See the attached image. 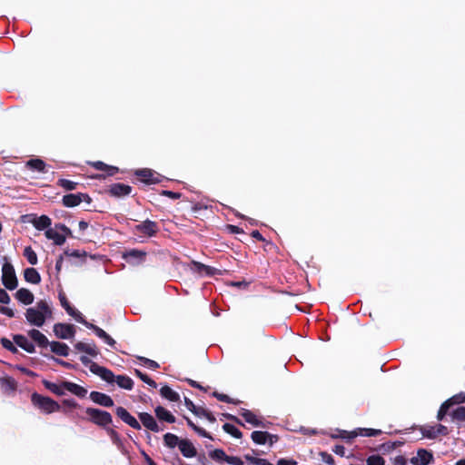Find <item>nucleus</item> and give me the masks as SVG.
<instances>
[{
    "mask_svg": "<svg viewBox=\"0 0 465 465\" xmlns=\"http://www.w3.org/2000/svg\"><path fill=\"white\" fill-rule=\"evenodd\" d=\"M25 317L30 325L42 327L46 322L53 320L51 302L47 300L38 301L35 306L26 309Z\"/></svg>",
    "mask_w": 465,
    "mask_h": 465,
    "instance_id": "nucleus-1",
    "label": "nucleus"
},
{
    "mask_svg": "<svg viewBox=\"0 0 465 465\" xmlns=\"http://www.w3.org/2000/svg\"><path fill=\"white\" fill-rule=\"evenodd\" d=\"M90 371L101 377L104 381H105L108 383H114L116 382L117 385L124 390H132L134 381L133 380L125 375H118L115 376L110 370L99 366L96 363H93L90 366Z\"/></svg>",
    "mask_w": 465,
    "mask_h": 465,
    "instance_id": "nucleus-2",
    "label": "nucleus"
},
{
    "mask_svg": "<svg viewBox=\"0 0 465 465\" xmlns=\"http://www.w3.org/2000/svg\"><path fill=\"white\" fill-rule=\"evenodd\" d=\"M32 402L42 412L50 414L59 411L60 405L48 397L41 396L37 393L32 395Z\"/></svg>",
    "mask_w": 465,
    "mask_h": 465,
    "instance_id": "nucleus-3",
    "label": "nucleus"
},
{
    "mask_svg": "<svg viewBox=\"0 0 465 465\" xmlns=\"http://www.w3.org/2000/svg\"><path fill=\"white\" fill-rule=\"evenodd\" d=\"M5 260V262L2 266V282L8 290H15L18 284L15 268L6 258Z\"/></svg>",
    "mask_w": 465,
    "mask_h": 465,
    "instance_id": "nucleus-4",
    "label": "nucleus"
},
{
    "mask_svg": "<svg viewBox=\"0 0 465 465\" xmlns=\"http://www.w3.org/2000/svg\"><path fill=\"white\" fill-rule=\"evenodd\" d=\"M71 231L64 224H55L54 228L45 231V236L49 240L54 241L57 245H62L65 242V237L70 234Z\"/></svg>",
    "mask_w": 465,
    "mask_h": 465,
    "instance_id": "nucleus-5",
    "label": "nucleus"
},
{
    "mask_svg": "<svg viewBox=\"0 0 465 465\" xmlns=\"http://www.w3.org/2000/svg\"><path fill=\"white\" fill-rule=\"evenodd\" d=\"M85 412L89 420L96 425L106 426L112 422V416L107 411L94 408H87Z\"/></svg>",
    "mask_w": 465,
    "mask_h": 465,
    "instance_id": "nucleus-6",
    "label": "nucleus"
},
{
    "mask_svg": "<svg viewBox=\"0 0 465 465\" xmlns=\"http://www.w3.org/2000/svg\"><path fill=\"white\" fill-rule=\"evenodd\" d=\"M53 331L59 339H70L73 338L75 333L74 326L66 323H55Z\"/></svg>",
    "mask_w": 465,
    "mask_h": 465,
    "instance_id": "nucleus-7",
    "label": "nucleus"
},
{
    "mask_svg": "<svg viewBox=\"0 0 465 465\" xmlns=\"http://www.w3.org/2000/svg\"><path fill=\"white\" fill-rule=\"evenodd\" d=\"M81 323L85 325L88 329L93 330L94 331V333L100 339H102L106 344H108L111 347L114 346L115 341L109 334H107L103 329H101L100 327H98L93 323L86 322L85 320H84V322H81Z\"/></svg>",
    "mask_w": 465,
    "mask_h": 465,
    "instance_id": "nucleus-8",
    "label": "nucleus"
},
{
    "mask_svg": "<svg viewBox=\"0 0 465 465\" xmlns=\"http://www.w3.org/2000/svg\"><path fill=\"white\" fill-rule=\"evenodd\" d=\"M59 299L62 307L70 316H72L76 322L80 323L84 322V318L83 317L82 313L70 305L64 295L60 294Z\"/></svg>",
    "mask_w": 465,
    "mask_h": 465,
    "instance_id": "nucleus-9",
    "label": "nucleus"
},
{
    "mask_svg": "<svg viewBox=\"0 0 465 465\" xmlns=\"http://www.w3.org/2000/svg\"><path fill=\"white\" fill-rule=\"evenodd\" d=\"M433 460V455L424 449L418 450L417 455L411 459L413 465H428Z\"/></svg>",
    "mask_w": 465,
    "mask_h": 465,
    "instance_id": "nucleus-10",
    "label": "nucleus"
},
{
    "mask_svg": "<svg viewBox=\"0 0 465 465\" xmlns=\"http://www.w3.org/2000/svg\"><path fill=\"white\" fill-rule=\"evenodd\" d=\"M139 419L143 425L152 431L159 432L162 430L157 424L155 419L147 412L139 413Z\"/></svg>",
    "mask_w": 465,
    "mask_h": 465,
    "instance_id": "nucleus-11",
    "label": "nucleus"
},
{
    "mask_svg": "<svg viewBox=\"0 0 465 465\" xmlns=\"http://www.w3.org/2000/svg\"><path fill=\"white\" fill-rule=\"evenodd\" d=\"M135 230L141 233L145 234V235L153 236L158 231V227H157L156 223L150 221V220H146V221L143 222L142 223L137 224L135 226Z\"/></svg>",
    "mask_w": 465,
    "mask_h": 465,
    "instance_id": "nucleus-12",
    "label": "nucleus"
},
{
    "mask_svg": "<svg viewBox=\"0 0 465 465\" xmlns=\"http://www.w3.org/2000/svg\"><path fill=\"white\" fill-rule=\"evenodd\" d=\"M90 399L104 407H112L114 406V401L112 398L104 393L98 391H92L90 393Z\"/></svg>",
    "mask_w": 465,
    "mask_h": 465,
    "instance_id": "nucleus-13",
    "label": "nucleus"
},
{
    "mask_svg": "<svg viewBox=\"0 0 465 465\" xmlns=\"http://www.w3.org/2000/svg\"><path fill=\"white\" fill-rule=\"evenodd\" d=\"M86 198H88V196L84 193H70L63 197V203L67 207H74L80 204L82 201Z\"/></svg>",
    "mask_w": 465,
    "mask_h": 465,
    "instance_id": "nucleus-14",
    "label": "nucleus"
},
{
    "mask_svg": "<svg viewBox=\"0 0 465 465\" xmlns=\"http://www.w3.org/2000/svg\"><path fill=\"white\" fill-rule=\"evenodd\" d=\"M179 450L182 454L186 458H193L196 455L197 451L193 444L188 440H181Z\"/></svg>",
    "mask_w": 465,
    "mask_h": 465,
    "instance_id": "nucleus-15",
    "label": "nucleus"
},
{
    "mask_svg": "<svg viewBox=\"0 0 465 465\" xmlns=\"http://www.w3.org/2000/svg\"><path fill=\"white\" fill-rule=\"evenodd\" d=\"M15 298L25 305L32 304L34 302V294L25 288L19 289L15 294Z\"/></svg>",
    "mask_w": 465,
    "mask_h": 465,
    "instance_id": "nucleus-16",
    "label": "nucleus"
},
{
    "mask_svg": "<svg viewBox=\"0 0 465 465\" xmlns=\"http://www.w3.org/2000/svg\"><path fill=\"white\" fill-rule=\"evenodd\" d=\"M27 334L40 347H46L47 345H49V341L45 335L36 329H32L28 331Z\"/></svg>",
    "mask_w": 465,
    "mask_h": 465,
    "instance_id": "nucleus-17",
    "label": "nucleus"
},
{
    "mask_svg": "<svg viewBox=\"0 0 465 465\" xmlns=\"http://www.w3.org/2000/svg\"><path fill=\"white\" fill-rule=\"evenodd\" d=\"M63 387L64 388V390L70 391L71 393H73L78 397L83 398L87 393L86 389H84V387H82L76 383H74V382L64 381V382H63Z\"/></svg>",
    "mask_w": 465,
    "mask_h": 465,
    "instance_id": "nucleus-18",
    "label": "nucleus"
},
{
    "mask_svg": "<svg viewBox=\"0 0 465 465\" xmlns=\"http://www.w3.org/2000/svg\"><path fill=\"white\" fill-rule=\"evenodd\" d=\"M14 341L22 349L29 353H33L35 351L34 344L24 335H15Z\"/></svg>",
    "mask_w": 465,
    "mask_h": 465,
    "instance_id": "nucleus-19",
    "label": "nucleus"
},
{
    "mask_svg": "<svg viewBox=\"0 0 465 465\" xmlns=\"http://www.w3.org/2000/svg\"><path fill=\"white\" fill-rule=\"evenodd\" d=\"M241 416L244 419V420L253 426L256 427H264L262 421L251 411L242 409L241 411Z\"/></svg>",
    "mask_w": 465,
    "mask_h": 465,
    "instance_id": "nucleus-20",
    "label": "nucleus"
},
{
    "mask_svg": "<svg viewBox=\"0 0 465 465\" xmlns=\"http://www.w3.org/2000/svg\"><path fill=\"white\" fill-rule=\"evenodd\" d=\"M49 346L51 348V351L59 356L66 357L69 354L70 349L65 343H62L59 341H52L49 342Z\"/></svg>",
    "mask_w": 465,
    "mask_h": 465,
    "instance_id": "nucleus-21",
    "label": "nucleus"
},
{
    "mask_svg": "<svg viewBox=\"0 0 465 465\" xmlns=\"http://www.w3.org/2000/svg\"><path fill=\"white\" fill-rule=\"evenodd\" d=\"M131 191V186L123 183H114L110 187V193L114 196L128 195Z\"/></svg>",
    "mask_w": 465,
    "mask_h": 465,
    "instance_id": "nucleus-22",
    "label": "nucleus"
},
{
    "mask_svg": "<svg viewBox=\"0 0 465 465\" xmlns=\"http://www.w3.org/2000/svg\"><path fill=\"white\" fill-rule=\"evenodd\" d=\"M31 223L35 226L37 230H45L49 229L51 225V219L46 215H41L39 217H35Z\"/></svg>",
    "mask_w": 465,
    "mask_h": 465,
    "instance_id": "nucleus-23",
    "label": "nucleus"
},
{
    "mask_svg": "<svg viewBox=\"0 0 465 465\" xmlns=\"http://www.w3.org/2000/svg\"><path fill=\"white\" fill-rule=\"evenodd\" d=\"M25 280L27 282L37 284L41 282V276L35 268H27L24 272Z\"/></svg>",
    "mask_w": 465,
    "mask_h": 465,
    "instance_id": "nucleus-24",
    "label": "nucleus"
},
{
    "mask_svg": "<svg viewBox=\"0 0 465 465\" xmlns=\"http://www.w3.org/2000/svg\"><path fill=\"white\" fill-rule=\"evenodd\" d=\"M1 389L5 393L13 392L16 390V382L11 377H3L0 379Z\"/></svg>",
    "mask_w": 465,
    "mask_h": 465,
    "instance_id": "nucleus-25",
    "label": "nucleus"
},
{
    "mask_svg": "<svg viewBox=\"0 0 465 465\" xmlns=\"http://www.w3.org/2000/svg\"><path fill=\"white\" fill-rule=\"evenodd\" d=\"M135 174L141 179L142 182L146 183H154L156 179L153 178V173L150 169H141L135 172Z\"/></svg>",
    "mask_w": 465,
    "mask_h": 465,
    "instance_id": "nucleus-26",
    "label": "nucleus"
},
{
    "mask_svg": "<svg viewBox=\"0 0 465 465\" xmlns=\"http://www.w3.org/2000/svg\"><path fill=\"white\" fill-rule=\"evenodd\" d=\"M75 348L78 351H84L93 357H95L98 354L96 346L93 343L78 342L75 344Z\"/></svg>",
    "mask_w": 465,
    "mask_h": 465,
    "instance_id": "nucleus-27",
    "label": "nucleus"
},
{
    "mask_svg": "<svg viewBox=\"0 0 465 465\" xmlns=\"http://www.w3.org/2000/svg\"><path fill=\"white\" fill-rule=\"evenodd\" d=\"M161 395L170 401L176 402L180 400L179 394L169 386H163L160 390Z\"/></svg>",
    "mask_w": 465,
    "mask_h": 465,
    "instance_id": "nucleus-28",
    "label": "nucleus"
},
{
    "mask_svg": "<svg viewBox=\"0 0 465 465\" xmlns=\"http://www.w3.org/2000/svg\"><path fill=\"white\" fill-rule=\"evenodd\" d=\"M155 414L160 420H165L169 423L175 422V417L169 411L163 407H157L155 409Z\"/></svg>",
    "mask_w": 465,
    "mask_h": 465,
    "instance_id": "nucleus-29",
    "label": "nucleus"
},
{
    "mask_svg": "<svg viewBox=\"0 0 465 465\" xmlns=\"http://www.w3.org/2000/svg\"><path fill=\"white\" fill-rule=\"evenodd\" d=\"M25 165L26 167L34 171H37L40 173L45 172V163L41 159H31L26 162Z\"/></svg>",
    "mask_w": 465,
    "mask_h": 465,
    "instance_id": "nucleus-30",
    "label": "nucleus"
},
{
    "mask_svg": "<svg viewBox=\"0 0 465 465\" xmlns=\"http://www.w3.org/2000/svg\"><path fill=\"white\" fill-rule=\"evenodd\" d=\"M163 441H164L165 446H167L168 448L173 449L176 446L179 447L181 440H179V438L173 433H166L163 436Z\"/></svg>",
    "mask_w": 465,
    "mask_h": 465,
    "instance_id": "nucleus-31",
    "label": "nucleus"
},
{
    "mask_svg": "<svg viewBox=\"0 0 465 465\" xmlns=\"http://www.w3.org/2000/svg\"><path fill=\"white\" fill-rule=\"evenodd\" d=\"M269 433L266 431L255 430L252 433V440L257 444H265L268 440Z\"/></svg>",
    "mask_w": 465,
    "mask_h": 465,
    "instance_id": "nucleus-32",
    "label": "nucleus"
},
{
    "mask_svg": "<svg viewBox=\"0 0 465 465\" xmlns=\"http://www.w3.org/2000/svg\"><path fill=\"white\" fill-rule=\"evenodd\" d=\"M92 165L97 170L107 172L109 175H114L118 171L116 167L107 165L100 161L92 163Z\"/></svg>",
    "mask_w": 465,
    "mask_h": 465,
    "instance_id": "nucleus-33",
    "label": "nucleus"
},
{
    "mask_svg": "<svg viewBox=\"0 0 465 465\" xmlns=\"http://www.w3.org/2000/svg\"><path fill=\"white\" fill-rule=\"evenodd\" d=\"M44 385L46 389L55 393L56 395L61 396L64 394V388L63 387V383L61 385H57L50 381H44Z\"/></svg>",
    "mask_w": 465,
    "mask_h": 465,
    "instance_id": "nucleus-34",
    "label": "nucleus"
},
{
    "mask_svg": "<svg viewBox=\"0 0 465 465\" xmlns=\"http://www.w3.org/2000/svg\"><path fill=\"white\" fill-rule=\"evenodd\" d=\"M24 255L27 259L30 264L35 265L37 263V255L35 252V251L30 247L27 246L24 250Z\"/></svg>",
    "mask_w": 465,
    "mask_h": 465,
    "instance_id": "nucleus-35",
    "label": "nucleus"
},
{
    "mask_svg": "<svg viewBox=\"0 0 465 465\" xmlns=\"http://www.w3.org/2000/svg\"><path fill=\"white\" fill-rule=\"evenodd\" d=\"M223 429L225 432H227L228 434L232 435V437H234L236 439L242 438V432L234 425H232L230 423H225L223 426Z\"/></svg>",
    "mask_w": 465,
    "mask_h": 465,
    "instance_id": "nucleus-36",
    "label": "nucleus"
},
{
    "mask_svg": "<svg viewBox=\"0 0 465 465\" xmlns=\"http://www.w3.org/2000/svg\"><path fill=\"white\" fill-rule=\"evenodd\" d=\"M367 465H385V460L380 455H371L366 459Z\"/></svg>",
    "mask_w": 465,
    "mask_h": 465,
    "instance_id": "nucleus-37",
    "label": "nucleus"
},
{
    "mask_svg": "<svg viewBox=\"0 0 465 465\" xmlns=\"http://www.w3.org/2000/svg\"><path fill=\"white\" fill-rule=\"evenodd\" d=\"M209 456L215 460H224L226 461L227 456L226 453L222 449H216L209 453Z\"/></svg>",
    "mask_w": 465,
    "mask_h": 465,
    "instance_id": "nucleus-38",
    "label": "nucleus"
},
{
    "mask_svg": "<svg viewBox=\"0 0 465 465\" xmlns=\"http://www.w3.org/2000/svg\"><path fill=\"white\" fill-rule=\"evenodd\" d=\"M450 406L465 402V392L458 393L446 401Z\"/></svg>",
    "mask_w": 465,
    "mask_h": 465,
    "instance_id": "nucleus-39",
    "label": "nucleus"
},
{
    "mask_svg": "<svg viewBox=\"0 0 465 465\" xmlns=\"http://www.w3.org/2000/svg\"><path fill=\"white\" fill-rule=\"evenodd\" d=\"M145 253L137 250H132L125 254V258L130 262L132 260H142Z\"/></svg>",
    "mask_w": 465,
    "mask_h": 465,
    "instance_id": "nucleus-40",
    "label": "nucleus"
},
{
    "mask_svg": "<svg viewBox=\"0 0 465 465\" xmlns=\"http://www.w3.org/2000/svg\"><path fill=\"white\" fill-rule=\"evenodd\" d=\"M452 419L465 421V407H459L451 413Z\"/></svg>",
    "mask_w": 465,
    "mask_h": 465,
    "instance_id": "nucleus-41",
    "label": "nucleus"
},
{
    "mask_svg": "<svg viewBox=\"0 0 465 465\" xmlns=\"http://www.w3.org/2000/svg\"><path fill=\"white\" fill-rule=\"evenodd\" d=\"M244 458L250 463L254 464V465H272L264 459L254 458L250 455H245Z\"/></svg>",
    "mask_w": 465,
    "mask_h": 465,
    "instance_id": "nucleus-42",
    "label": "nucleus"
},
{
    "mask_svg": "<svg viewBox=\"0 0 465 465\" xmlns=\"http://www.w3.org/2000/svg\"><path fill=\"white\" fill-rule=\"evenodd\" d=\"M58 184L67 191H72L75 189L77 183L70 180L61 179L58 181Z\"/></svg>",
    "mask_w": 465,
    "mask_h": 465,
    "instance_id": "nucleus-43",
    "label": "nucleus"
},
{
    "mask_svg": "<svg viewBox=\"0 0 465 465\" xmlns=\"http://www.w3.org/2000/svg\"><path fill=\"white\" fill-rule=\"evenodd\" d=\"M135 373L143 381H144L148 385L154 387V388L156 387L155 381H153L152 379H150L146 374L143 373L142 371H140L138 370L135 371Z\"/></svg>",
    "mask_w": 465,
    "mask_h": 465,
    "instance_id": "nucleus-44",
    "label": "nucleus"
},
{
    "mask_svg": "<svg viewBox=\"0 0 465 465\" xmlns=\"http://www.w3.org/2000/svg\"><path fill=\"white\" fill-rule=\"evenodd\" d=\"M450 407V405L447 401H445L441 404V406L438 411V415H437V418L439 420H443V418L447 414Z\"/></svg>",
    "mask_w": 465,
    "mask_h": 465,
    "instance_id": "nucleus-45",
    "label": "nucleus"
},
{
    "mask_svg": "<svg viewBox=\"0 0 465 465\" xmlns=\"http://www.w3.org/2000/svg\"><path fill=\"white\" fill-rule=\"evenodd\" d=\"M116 415L125 422L126 420L131 417V414L123 407H117L115 410Z\"/></svg>",
    "mask_w": 465,
    "mask_h": 465,
    "instance_id": "nucleus-46",
    "label": "nucleus"
},
{
    "mask_svg": "<svg viewBox=\"0 0 465 465\" xmlns=\"http://www.w3.org/2000/svg\"><path fill=\"white\" fill-rule=\"evenodd\" d=\"M1 343L3 345L4 348H5L6 350L12 351V352H16L17 351V349L16 347L13 344V342L6 339V338H2L1 339Z\"/></svg>",
    "mask_w": 465,
    "mask_h": 465,
    "instance_id": "nucleus-47",
    "label": "nucleus"
},
{
    "mask_svg": "<svg viewBox=\"0 0 465 465\" xmlns=\"http://www.w3.org/2000/svg\"><path fill=\"white\" fill-rule=\"evenodd\" d=\"M184 403H185V406L187 407V409L189 411H191L193 413L196 414V415H199L200 412L198 411L199 409H197L195 407V405L193 404V402L189 400L188 398H184Z\"/></svg>",
    "mask_w": 465,
    "mask_h": 465,
    "instance_id": "nucleus-48",
    "label": "nucleus"
},
{
    "mask_svg": "<svg viewBox=\"0 0 465 465\" xmlns=\"http://www.w3.org/2000/svg\"><path fill=\"white\" fill-rule=\"evenodd\" d=\"M140 361H143L144 365H146L147 367H149L151 369H157L159 367V364L153 360H150V359H147L144 357H141Z\"/></svg>",
    "mask_w": 465,
    "mask_h": 465,
    "instance_id": "nucleus-49",
    "label": "nucleus"
},
{
    "mask_svg": "<svg viewBox=\"0 0 465 465\" xmlns=\"http://www.w3.org/2000/svg\"><path fill=\"white\" fill-rule=\"evenodd\" d=\"M126 424H128L130 427L135 429V430H140L141 429V425L140 423L137 421V420L131 415V417H129L126 421H125Z\"/></svg>",
    "mask_w": 465,
    "mask_h": 465,
    "instance_id": "nucleus-50",
    "label": "nucleus"
},
{
    "mask_svg": "<svg viewBox=\"0 0 465 465\" xmlns=\"http://www.w3.org/2000/svg\"><path fill=\"white\" fill-rule=\"evenodd\" d=\"M226 462L231 465H243V461L236 456H227Z\"/></svg>",
    "mask_w": 465,
    "mask_h": 465,
    "instance_id": "nucleus-51",
    "label": "nucleus"
},
{
    "mask_svg": "<svg viewBox=\"0 0 465 465\" xmlns=\"http://www.w3.org/2000/svg\"><path fill=\"white\" fill-rule=\"evenodd\" d=\"M361 431H364V433H361V435L371 437V436H377L381 433L380 430H374V429H361Z\"/></svg>",
    "mask_w": 465,
    "mask_h": 465,
    "instance_id": "nucleus-52",
    "label": "nucleus"
},
{
    "mask_svg": "<svg viewBox=\"0 0 465 465\" xmlns=\"http://www.w3.org/2000/svg\"><path fill=\"white\" fill-rule=\"evenodd\" d=\"M0 302L4 304H8L10 302V296L8 293L0 288Z\"/></svg>",
    "mask_w": 465,
    "mask_h": 465,
    "instance_id": "nucleus-53",
    "label": "nucleus"
},
{
    "mask_svg": "<svg viewBox=\"0 0 465 465\" xmlns=\"http://www.w3.org/2000/svg\"><path fill=\"white\" fill-rule=\"evenodd\" d=\"M393 465H406L407 460L402 455L396 456L392 460Z\"/></svg>",
    "mask_w": 465,
    "mask_h": 465,
    "instance_id": "nucleus-54",
    "label": "nucleus"
},
{
    "mask_svg": "<svg viewBox=\"0 0 465 465\" xmlns=\"http://www.w3.org/2000/svg\"><path fill=\"white\" fill-rule=\"evenodd\" d=\"M198 411L200 412V414L198 416H203L212 422H213L215 420V418L206 410L199 409Z\"/></svg>",
    "mask_w": 465,
    "mask_h": 465,
    "instance_id": "nucleus-55",
    "label": "nucleus"
},
{
    "mask_svg": "<svg viewBox=\"0 0 465 465\" xmlns=\"http://www.w3.org/2000/svg\"><path fill=\"white\" fill-rule=\"evenodd\" d=\"M213 396L216 397L221 401H223V402H232V401L231 400V398L228 395L218 393V392H214Z\"/></svg>",
    "mask_w": 465,
    "mask_h": 465,
    "instance_id": "nucleus-56",
    "label": "nucleus"
},
{
    "mask_svg": "<svg viewBox=\"0 0 465 465\" xmlns=\"http://www.w3.org/2000/svg\"><path fill=\"white\" fill-rule=\"evenodd\" d=\"M0 312L10 318L15 316L14 310L9 307H0Z\"/></svg>",
    "mask_w": 465,
    "mask_h": 465,
    "instance_id": "nucleus-57",
    "label": "nucleus"
},
{
    "mask_svg": "<svg viewBox=\"0 0 465 465\" xmlns=\"http://www.w3.org/2000/svg\"><path fill=\"white\" fill-rule=\"evenodd\" d=\"M277 465H297V462L292 460L282 459L278 461Z\"/></svg>",
    "mask_w": 465,
    "mask_h": 465,
    "instance_id": "nucleus-58",
    "label": "nucleus"
},
{
    "mask_svg": "<svg viewBox=\"0 0 465 465\" xmlns=\"http://www.w3.org/2000/svg\"><path fill=\"white\" fill-rule=\"evenodd\" d=\"M322 460L325 463H328L331 465L333 464V458L330 454L322 453Z\"/></svg>",
    "mask_w": 465,
    "mask_h": 465,
    "instance_id": "nucleus-59",
    "label": "nucleus"
},
{
    "mask_svg": "<svg viewBox=\"0 0 465 465\" xmlns=\"http://www.w3.org/2000/svg\"><path fill=\"white\" fill-rule=\"evenodd\" d=\"M163 193L164 195H167V196H169V197L173 198V199H177V198H179V197H180V193H173V192H172V191H163Z\"/></svg>",
    "mask_w": 465,
    "mask_h": 465,
    "instance_id": "nucleus-60",
    "label": "nucleus"
},
{
    "mask_svg": "<svg viewBox=\"0 0 465 465\" xmlns=\"http://www.w3.org/2000/svg\"><path fill=\"white\" fill-rule=\"evenodd\" d=\"M195 432L198 433L199 435L203 436V437H206V438H210L211 439V436L203 429H202L200 427L195 429Z\"/></svg>",
    "mask_w": 465,
    "mask_h": 465,
    "instance_id": "nucleus-61",
    "label": "nucleus"
},
{
    "mask_svg": "<svg viewBox=\"0 0 465 465\" xmlns=\"http://www.w3.org/2000/svg\"><path fill=\"white\" fill-rule=\"evenodd\" d=\"M437 433L444 434L446 435L448 433L447 428L443 425H438L437 426Z\"/></svg>",
    "mask_w": 465,
    "mask_h": 465,
    "instance_id": "nucleus-62",
    "label": "nucleus"
},
{
    "mask_svg": "<svg viewBox=\"0 0 465 465\" xmlns=\"http://www.w3.org/2000/svg\"><path fill=\"white\" fill-rule=\"evenodd\" d=\"M277 440H278V437L276 435L269 434L267 442H269L270 445H272Z\"/></svg>",
    "mask_w": 465,
    "mask_h": 465,
    "instance_id": "nucleus-63",
    "label": "nucleus"
},
{
    "mask_svg": "<svg viewBox=\"0 0 465 465\" xmlns=\"http://www.w3.org/2000/svg\"><path fill=\"white\" fill-rule=\"evenodd\" d=\"M252 237H254V238H256V239H258V240H261V241H262V240H263V238H262V234H261L258 231H253V232H252Z\"/></svg>",
    "mask_w": 465,
    "mask_h": 465,
    "instance_id": "nucleus-64",
    "label": "nucleus"
}]
</instances>
